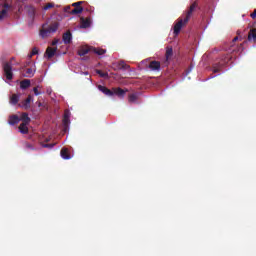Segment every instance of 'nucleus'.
Returning a JSON list of instances; mask_svg holds the SVG:
<instances>
[{"instance_id":"27","label":"nucleus","mask_w":256,"mask_h":256,"mask_svg":"<svg viewBox=\"0 0 256 256\" xmlns=\"http://www.w3.org/2000/svg\"><path fill=\"white\" fill-rule=\"evenodd\" d=\"M29 103H31V98H28V99L26 100L25 107H27V105H29Z\"/></svg>"},{"instance_id":"28","label":"nucleus","mask_w":256,"mask_h":256,"mask_svg":"<svg viewBox=\"0 0 256 256\" xmlns=\"http://www.w3.org/2000/svg\"><path fill=\"white\" fill-rule=\"evenodd\" d=\"M34 93H35V95H39V90H38V88H34Z\"/></svg>"},{"instance_id":"6","label":"nucleus","mask_w":256,"mask_h":256,"mask_svg":"<svg viewBox=\"0 0 256 256\" xmlns=\"http://www.w3.org/2000/svg\"><path fill=\"white\" fill-rule=\"evenodd\" d=\"M160 68L161 64L158 61H152L149 64V69H151V71H159Z\"/></svg>"},{"instance_id":"21","label":"nucleus","mask_w":256,"mask_h":256,"mask_svg":"<svg viewBox=\"0 0 256 256\" xmlns=\"http://www.w3.org/2000/svg\"><path fill=\"white\" fill-rule=\"evenodd\" d=\"M7 17V9H4L0 12V19H5Z\"/></svg>"},{"instance_id":"18","label":"nucleus","mask_w":256,"mask_h":256,"mask_svg":"<svg viewBox=\"0 0 256 256\" xmlns=\"http://www.w3.org/2000/svg\"><path fill=\"white\" fill-rule=\"evenodd\" d=\"M248 39H256V29L251 30Z\"/></svg>"},{"instance_id":"1","label":"nucleus","mask_w":256,"mask_h":256,"mask_svg":"<svg viewBox=\"0 0 256 256\" xmlns=\"http://www.w3.org/2000/svg\"><path fill=\"white\" fill-rule=\"evenodd\" d=\"M21 119H22L23 123L19 127L20 133H27V131H28L27 123H29V116H27V114H23L21 116Z\"/></svg>"},{"instance_id":"10","label":"nucleus","mask_w":256,"mask_h":256,"mask_svg":"<svg viewBox=\"0 0 256 256\" xmlns=\"http://www.w3.org/2000/svg\"><path fill=\"white\" fill-rule=\"evenodd\" d=\"M61 157L62 159H71V156H69V150L67 148L61 150Z\"/></svg>"},{"instance_id":"22","label":"nucleus","mask_w":256,"mask_h":256,"mask_svg":"<svg viewBox=\"0 0 256 256\" xmlns=\"http://www.w3.org/2000/svg\"><path fill=\"white\" fill-rule=\"evenodd\" d=\"M94 51H95V53H97V55H104V53H105V50L100 49V48L95 49Z\"/></svg>"},{"instance_id":"5","label":"nucleus","mask_w":256,"mask_h":256,"mask_svg":"<svg viewBox=\"0 0 256 256\" xmlns=\"http://www.w3.org/2000/svg\"><path fill=\"white\" fill-rule=\"evenodd\" d=\"M55 53H57V48L56 47H48L46 50V57L48 59H51V57L55 56Z\"/></svg>"},{"instance_id":"11","label":"nucleus","mask_w":256,"mask_h":256,"mask_svg":"<svg viewBox=\"0 0 256 256\" xmlns=\"http://www.w3.org/2000/svg\"><path fill=\"white\" fill-rule=\"evenodd\" d=\"M99 91H101L102 93H104L105 95H113V93L111 92V90L105 88V86H98Z\"/></svg>"},{"instance_id":"2","label":"nucleus","mask_w":256,"mask_h":256,"mask_svg":"<svg viewBox=\"0 0 256 256\" xmlns=\"http://www.w3.org/2000/svg\"><path fill=\"white\" fill-rule=\"evenodd\" d=\"M4 73H5L6 79H8L9 81L13 79V72H11V65L6 64L4 66Z\"/></svg>"},{"instance_id":"19","label":"nucleus","mask_w":256,"mask_h":256,"mask_svg":"<svg viewBox=\"0 0 256 256\" xmlns=\"http://www.w3.org/2000/svg\"><path fill=\"white\" fill-rule=\"evenodd\" d=\"M196 8H197V3H193L190 6V11L188 12V15H191L193 13V11H195Z\"/></svg>"},{"instance_id":"23","label":"nucleus","mask_w":256,"mask_h":256,"mask_svg":"<svg viewBox=\"0 0 256 256\" xmlns=\"http://www.w3.org/2000/svg\"><path fill=\"white\" fill-rule=\"evenodd\" d=\"M137 100V95L136 94H132L129 98V101L133 102Z\"/></svg>"},{"instance_id":"13","label":"nucleus","mask_w":256,"mask_h":256,"mask_svg":"<svg viewBox=\"0 0 256 256\" xmlns=\"http://www.w3.org/2000/svg\"><path fill=\"white\" fill-rule=\"evenodd\" d=\"M173 57V48H167L166 49V59L169 60Z\"/></svg>"},{"instance_id":"20","label":"nucleus","mask_w":256,"mask_h":256,"mask_svg":"<svg viewBox=\"0 0 256 256\" xmlns=\"http://www.w3.org/2000/svg\"><path fill=\"white\" fill-rule=\"evenodd\" d=\"M17 101H19V97H18L17 95H13V96L11 97L10 102H11L13 105H15V103H17Z\"/></svg>"},{"instance_id":"17","label":"nucleus","mask_w":256,"mask_h":256,"mask_svg":"<svg viewBox=\"0 0 256 256\" xmlns=\"http://www.w3.org/2000/svg\"><path fill=\"white\" fill-rule=\"evenodd\" d=\"M14 123H19V117L18 116H12L10 118V124L14 125Z\"/></svg>"},{"instance_id":"25","label":"nucleus","mask_w":256,"mask_h":256,"mask_svg":"<svg viewBox=\"0 0 256 256\" xmlns=\"http://www.w3.org/2000/svg\"><path fill=\"white\" fill-rule=\"evenodd\" d=\"M51 7H53V4H47L44 9H51Z\"/></svg>"},{"instance_id":"26","label":"nucleus","mask_w":256,"mask_h":256,"mask_svg":"<svg viewBox=\"0 0 256 256\" xmlns=\"http://www.w3.org/2000/svg\"><path fill=\"white\" fill-rule=\"evenodd\" d=\"M37 53H38L37 48H34V49L32 50V55H37Z\"/></svg>"},{"instance_id":"12","label":"nucleus","mask_w":256,"mask_h":256,"mask_svg":"<svg viewBox=\"0 0 256 256\" xmlns=\"http://www.w3.org/2000/svg\"><path fill=\"white\" fill-rule=\"evenodd\" d=\"M29 85H31V81H29V80H24L20 83L21 89H27V87H29Z\"/></svg>"},{"instance_id":"29","label":"nucleus","mask_w":256,"mask_h":256,"mask_svg":"<svg viewBox=\"0 0 256 256\" xmlns=\"http://www.w3.org/2000/svg\"><path fill=\"white\" fill-rule=\"evenodd\" d=\"M81 3H83V2L74 3V4H73V7H77L78 5H81Z\"/></svg>"},{"instance_id":"32","label":"nucleus","mask_w":256,"mask_h":256,"mask_svg":"<svg viewBox=\"0 0 256 256\" xmlns=\"http://www.w3.org/2000/svg\"><path fill=\"white\" fill-rule=\"evenodd\" d=\"M116 93H117L118 95H121V94L123 93V91L117 90Z\"/></svg>"},{"instance_id":"8","label":"nucleus","mask_w":256,"mask_h":256,"mask_svg":"<svg viewBox=\"0 0 256 256\" xmlns=\"http://www.w3.org/2000/svg\"><path fill=\"white\" fill-rule=\"evenodd\" d=\"M73 39V37L71 36V32H66L64 35H63V41L64 43L66 44H69L71 43V40Z\"/></svg>"},{"instance_id":"16","label":"nucleus","mask_w":256,"mask_h":256,"mask_svg":"<svg viewBox=\"0 0 256 256\" xmlns=\"http://www.w3.org/2000/svg\"><path fill=\"white\" fill-rule=\"evenodd\" d=\"M58 28H59V25H58V24H53V25L49 28V32H50V33H55Z\"/></svg>"},{"instance_id":"4","label":"nucleus","mask_w":256,"mask_h":256,"mask_svg":"<svg viewBox=\"0 0 256 256\" xmlns=\"http://www.w3.org/2000/svg\"><path fill=\"white\" fill-rule=\"evenodd\" d=\"M49 35H51L49 28H47V25H43L42 29L40 30V37H42V39H45V37H49Z\"/></svg>"},{"instance_id":"15","label":"nucleus","mask_w":256,"mask_h":256,"mask_svg":"<svg viewBox=\"0 0 256 256\" xmlns=\"http://www.w3.org/2000/svg\"><path fill=\"white\" fill-rule=\"evenodd\" d=\"M35 75V69L34 68H28L26 71V76L27 77H33Z\"/></svg>"},{"instance_id":"30","label":"nucleus","mask_w":256,"mask_h":256,"mask_svg":"<svg viewBox=\"0 0 256 256\" xmlns=\"http://www.w3.org/2000/svg\"><path fill=\"white\" fill-rule=\"evenodd\" d=\"M97 73H99L101 77H105V73H103L101 71H97Z\"/></svg>"},{"instance_id":"14","label":"nucleus","mask_w":256,"mask_h":256,"mask_svg":"<svg viewBox=\"0 0 256 256\" xmlns=\"http://www.w3.org/2000/svg\"><path fill=\"white\" fill-rule=\"evenodd\" d=\"M82 12H83V7H80V6H77L74 10L71 11L72 15H76Z\"/></svg>"},{"instance_id":"31","label":"nucleus","mask_w":256,"mask_h":256,"mask_svg":"<svg viewBox=\"0 0 256 256\" xmlns=\"http://www.w3.org/2000/svg\"><path fill=\"white\" fill-rule=\"evenodd\" d=\"M57 43H59V41H58V40L53 41V42H52V45H53V46H55Z\"/></svg>"},{"instance_id":"7","label":"nucleus","mask_w":256,"mask_h":256,"mask_svg":"<svg viewBox=\"0 0 256 256\" xmlns=\"http://www.w3.org/2000/svg\"><path fill=\"white\" fill-rule=\"evenodd\" d=\"M182 28H183V21H179L174 26V34L179 35V32L181 31Z\"/></svg>"},{"instance_id":"3","label":"nucleus","mask_w":256,"mask_h":256,"mask_svg":"<svg viewBox=\"0 0 256 256\" xmlns=\"http://www.w3.org/2000/svg\"><path fill=\"white\" fill-rule=\"evenodd\" d=\"M91 26V19L89 18H81L80 19V27L81 29H87V27Z\"/></svg>"},{"instance_id":"24","label":"nucleus","mask_w":256,"mask_h":256,"mask_svg":"<svg viewBox=\"0 0 256 256\" xmlns=\"http://www.w3.org/2000/svg\"><path fill=\"white\" fill-rule=\"evenodd\" d=\"M63 122L64 125H67V123H69V116L65 115Z\"/></svg>"},{"instance_id":"9","label":"nucleus","mask_w":256,"mask_h":256,"mask_svg":"<svg viewBox=\"0 0 256 256\" xmlns=\"http://www.w3.org/2000/svg\"><path fill=\"white\" fill-rule=\"evenodd\" d=\"M87 53H89V46H82V47H80V49L78 51V54L80 56L87 55Z\"/></svg>"},{"instance_id":"33","label":"nucleus","mask_w":256,"mask_h":256,"mask_svg":"<svg viewBox=\"0 0 256 256\" xmlns=\"http://www.w3.org/2000/svg\"><path fill=\"white\" fill-rule=\"evenodd\" d=\"M5 8H6V9H9V5H5Z\"/></svg>"}]
</instances>
